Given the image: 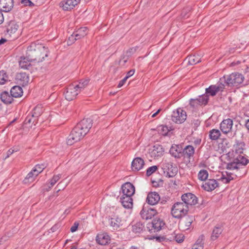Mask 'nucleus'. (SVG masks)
<instances>
[{
	"instance_id": "23",
	"label": "nucleus",
	"mask_w": 249,
	"mask_h": 249,
	"mask_svg": "<svg viewBox=\"0 0 249 249\" xmlns=\"http://www.w3.org/2000/svg\"><path fill=\"white\" fill-rule=\"evenodd\" d=\"M120 201L123 207L126 209L131 208L133 206V199L131 196L122 195L120 198Z\"/></svg>"
},
{
	"instance_id": "46",
	"label": "nucleus",
	"mask_w": 249,
	"mask_h": 249,
	"mask_svg": "<svg viewBox=\"0 0 249 249\" xmlns=\"http://www.w3.org/2000/svg\"><path fill=\"white\" fill-rule=\"evenodd\" d=\"M43 112V107L41 105H37L33 110L32 114L38 118Z\"/></svg>"
},
{
	"instance_id": "51",
	"label": "nucleus",
	"mask_w": 249,
	"mask_h": 249,
	"mask_svg": "<svg viewBox=\"0 0 249 249\" xmlns=\"http://www.w3.org/2000/svg\"><path fill=\"white\" fill-rule=\"evenodd\" d=\"M231 170L233 171L232 173L227 172V175H226V176L227 177L228 179L230 181H231V180H232L234 179V178L232 176V175H233L234 174L235 176L236 177V175L240 173V170H238V171H237L236 170ZM240 177L241 176H237V177Z\"/></svg>"
},
{
	"instance_id": "33",
	"label": "nucleus",
	"mask_w": 249,
	"mask_h": 249,
	"mask_svg": "<svg viewBox=\"0 0 249 249\" xmlns=\"http://www.w3.org/2000/svg\"><path fill=\"white\" fill-rule=\"evenodd\" d=\"M10 93L13 97L18 98L22 95V89L18 86H15L11 89Z\"/></svg>"
},
{
	"instance_id": "22",
	"label": "nucleus",
	"mask_w": 249,
	"mask_h": 249,
	"mask_svg": "<svg viewBox=\"0 0 249 249\" xmlns=\"http://www.w3.org/2000/svg\"><path fill=\"white\" fill-rule=\"evenodd\" d=\"M183 148L181 145H172L170 149V153L176 158H180L182 155Z\"/></svg>"
},
{
	"instance_id": "45",
	"label": "nucleus",
	"mask_w": 249,
	"mask_h": 249,
	"mask_svg": "<svg viewBox=\"0 0 249 249\" xmlns=\"http://www.w3.org/2000/svg\"><path fill=\"white\" fill-rule=\"evenodd\" d=\"M144 228V226L141 222H137L132 226V231L136 233H140Z\"/></svg>"
},
{
	"instance_id": "55",
	"label": "nucleus",
	"mask_w": 249,
	"mask_h": 249,
	"mask_svg": "<svg viewBox=\"0 0 249 249\" xmlns=\"http://www.w3.org/2000/svg\"><path fill=\"white\" fill-rule=\"evenodd\" d=\"M190 104L193 107H196L197 106H200V103L198 102V100L196 99H191L190 102Z\"/></svg>"
},
{
	"instance_id": "56",
	"label": "nucleus",
	"mask_w": 249,
	"mask_h": 249,
	"mask_svg": "<svg viewBox=\"0 0 249 249\" xmlns=\"http://www.w3.org/2000/svg\"><path fill=\"white\" fill-rule=\"evenodd\" d=\"M79 223L78 222H74L73 225L71 228V231L72 232H75L78 228Z\"/></svg>"
},
{
	"instance_id": "62",
	"label": "nucleus",
	"mask_w": 249,
	"mask_h": 249,
	"mask_svg": "<svg viewBox=\"0 0 249 249\" xmlns=\"http://www.w3.org/2000/svg\"><path fill=\"white\" fill-rule=\"evenodd\" d=\"M127 61V59H122L120 61V65H124Z\"/></svg>"
},
{
	"instance_id": "63",
	"label": "nucleus",
	"mask_w": 249,
	"mask_h": 249,
	"mask_svg": "<svg viewBox=\"0 0 249 249\" xmlns=\"http://www.w3.org/2000/svg\"><path fill=\"white\" fill-rule=\"evenodd\" d=\"M3 19H4V18H3V15L1 12H0V24L3 22Z\"/></svg>"
},
{
	"instance_id": "34",
	"label": "nucleus",
	"mask_w": 249,
	"mask_h": 249,
	"mask_svg": "<svg viewBox=\"0 0 249 249\" xmlns=\"http://www.w3.org/2000/svg\"><path fill=\"white\" fill-rule=\"evenodd\" d=\"M61 177V174H58L56 175H54L53 176V178L50 179L49 185L46 188H44V190L45 191H49L51 188L54 185V184L60 179Z\"/></svg>"
},
{
	"instance_id": "36",
	"label": "nucleus",
	"mask_w": 249,
	"mask_h": 249,
	"mask_svg": "<svg viewBox=\"0 0 249 249\" xmlns=\"http://www.w3.org/2000/svg\"><path fill=\"white\" fill-rule=\"evenodd\" d=\"M35 172L33 170H31L25 178L23 182L24 184H29L33 182L38 175H35Z\"/></svg>"
},
{
	"instance_id": "40",
	"label": "nucleus",
	"mask_w": 249,
	"mask_h": 249,
	"mask_svg": "<svg viewBox=\"0 0 249 249\" xmlns=\"http://www.w3.org/2000/svg\"><path fill=\"white\" fill-rule=\"evenodd\" d=\"M171 237H169L168 239L172 240H175L177 243H181L183 242L184 239V236L182 233H177L174 231L171 235Z\"/></svg>"
},
{
	"instance_id": "3",
	"label": "nucleus",
	"mask_w": 249,
	"mask_h": 249,
	"mask_svg": "<svg viewBox=\"0 0 249 249\" xmlns=\"http://www.w3.org/2000/svg\"><path fill=\"white\" fill-rule=\"evenodd\" d=\"M244 80V77L242 74L235 72L224 76L220 81L224 82L228 86H238L242 84Z\"/></svg>"
},
{
	"instance_id": "49",
	"label": "nucleus",
	"mask_w": 249,
	"mask_h": 249,
	"mask_svg": "<svg viewBox=\"0 0 249 249\" xmlns=\"http://www.w3.org/2000/svg\"><path fill=\"white\" fill-rule=\"evenodd\" d=\"M45 167V166L43 164H37L36 165L35 167L32 170L33 171H35L36 173L35 175H38L40 173H41L43 171Z\"/></svg>"
},
{
	"instance_id": "11",
	"label": "nucleus",
	"mask_w": 249,
	"mask_h": 249,
	"mask_svg": "<svg viewBox=\"0 0 249 249\" xmlns=\"http://www.w3.org/2000/svg\"><path fill=\"white\" fill-rule=\"evenodd\" d=\"M78 126L76 125L71 130L69 140H81L87 134L82 130H78Z\"/></svg>"
},
{
	"instance_id": "18",
	"label": "nucleus",
	"mask_w": 249,
	"mask_h": 249,
	"mask_svg": "<svg viewBox=\"0 0 249 249\" xmlns=\"http://www.w3.org/2000/svg\"><path fill=\"white\" fill-rule=\"evenodd\" d=\"M122 195L131 196L135 193V187L130 182H126L122 186Z\"/></svg>"
},
{
	"instance_id": "6",
	"label": "nucleus",
	"mask_w": 249,
	"mask_h": 249,
	"mask_svg": "<svg viewBox=\"0 0 249 249\" xmlns=\"http://www.w3.org/2000/svg\"><path fill=\"white\" fill-rule=\"evenodd\" d=\"M162 169L164 175L169 178L174 177L177 172V168L174 166L172 162H168L163 163Z\"/></svg>"
},
{
	"instance_id": "19",
	"label": "nucleus",
	"mask_w": 249,
	"mask_h": 249,
	"mask_svg": "<svg viewBox=\"0 0 249 249\" xmlns=\"http://www.w3.org/2000/svg\"><path fill=\"white\" fill-rule=\"evenodd\" d=\"M194 220L193 216H188L182 219L179 223L180 228L182 231L188 230Z\"/></svg>"
},
{
	"instance_id": "43",
	"label": "nucleus",
	"mask_w": 249,
	"mask_h": 249,
	"mask_svg": "<svg viewBox=\"0 0 249 249\" xmlns=\"http://www.w3.org/2000/svg\"><path fill=\"white\" fill-rule=\"evenodd\" d=\"M37 122V118L34 116L32 114L31 116H28L26 119L24 121V124L26 125L29 124L30 125L29 126L32 127V124H34V125H36V124Z\"/></svg>"
},
{
	"instance_id": "26",
	"label": "nucleus",
	"mask_w": 249,
	"mask_h": 249,
	"mask_svg": "<svg viewBox=\"0 0 249 249\" xmlns=\"http://www.w3.org/2000/svg\"><path fill=\"white\" fill-rule=\"evenodd\" d=\"M217 186L218 183L215 179H209L202 185L203 188L207 191H212Z\"/></svg>"
},
{
	"instance_id": "60",
	"label": "nucleus",
	"mask_w": 249,
	"mask_h": 249,
	"mask_svg": "<svg viewBox=\"0 0 249 249\" xmlns=\"http://www.w3.org/2000/svg\"><path fill=\"white\" fill-rule=\"evenodd\" d=\"M14 152V150L12 149H9L7 152V155L5 158V159L8 158L11 155H12Z\"/></svg>"
},
{
	"instance_id": "7",
	"label": "nucleus",
	"mask_w": 249,
	"mask_h": 249,
	"mask_svg": "<svg viewBox=\"0 0 249 249\" xmlns=\"http://www.w3.org/2000/svg\"><path fill=\"white\" fill-rule=\"evenodd\" d=\"M232 141H213V145L216 151L220 153L227 152V149L231 145Z\"/></svg>"
},
{
	"instance_id": "21",
	"label": "nucleus",
	"mask_w": 249,
	"mask_h": 249,
	"mask_svg": "<svg viewBox=\"0 0 249 249\" xmlns=\"http://www.w3.org/2000/svg\"><path fill=\"white\" fill-rule=\"evenodd\" d=\"M144 165V161L141 158H135L131 163V168L133 171H138L141 170Z\"/></svg>"
},
{
	"instance_id": "30",
	"label": "nucleus",
	"mask_w": 249,
	"mask_h": 249,
	"mask_svg": "<svg viewBox=\"0 0 249 249\" xmlns=\"http://www.w3.org/2000/svg\"><path fill=\"white\" fill-rule=\"evenodd\" d=\"M31 62H33V61L30 60L27 58V53H26V56L20 57V59L19 61V67L23 69H28L31 66L30 63Z\"/></svg>"
},
{
	"instance_id": "1",
	"label": "nucleus",
	"mask_w": 249,
	"mask_h": 249,
	"mask_svg": "<svg viewBox=\"0 0 249 249\" xmlns=\"http://www.w3.org/2000/svg\"><path fill=\"white\" fill-rule=\"evenodd\" d=\"M232 148L226 154V159L232 161L227 164V169L229 170H240L236 176H243L247 173L244 166L249 163V160L245 155H242L246 149L245 143L243 141H236L232 144Z\"/></svg>"
},
{
	"instance_id": "32",
	"label": "nucleus",
	"mask_w": 249,
	"mask_h": 249,
	"mask_svg": "<svg viewBox=\"0 0 249 249\" xmlns=\"http://www.w3.org/2000/svg\"><path fill=\"white\" fill-rule=\"evenodd\" d=\"M88 33V28L86 27H83L79 28L74 32L76 39H80L86 36Z\"/></svg>"
},
{
	"instance_id": "31",
	"label": "nucleus",
	"mask_w": 249,
	"mask_h": 249,
	"mask_svg": "<svg viewBox=\"0 0 249 249\" xmlns=\"http://www.w3.org/2000/svg\"><path fill=\"white\" fill-rule=\"evenodd\" d=\"M152 227L155 230V231H160L164 226L165 223L160 218H155L152 221Z\"/></svg>"
},
{
	"instance_id": "57",
	"label": "nucleus",
	"mask_w": 249,
	"mask_h": 249,
	"mask_svg": "<svg viewBox=\"0 0 249 249\" xmlns=\"http://www.w3.org/2000/svg\"><path fill=\"white\" fill-rule=\"evenodd\" d=\"M221 180L224 183H228L230 182L228 179L227 177L224 175H222Z\"/></svg>"
},
{
	"instance_id": "17",
	"label": "nucleus",
	"mask_w": 249,
	"mask_h": 249,
	"mask_svg": "<svg viewBox=\"0 0 249 249\" xmlns=\"http://www.w3.org/2000/svg\"><path fill=\"white\" fill-rule=\"evenodd\" d=\"M17 82L19 85L25 86L29 83V76L25 72H19L16 75V78Z\"/></svg>"
},
{
	"instance_id": "10",
	"label": "nucleus",
	"mask_w": 249,
	"mask_h": 249,
	"mask_svg": "<svg viewBox=\"0 0 249 249\" xmlns=\"http://www.w3.org/2000/svg\"><path fill=\"white\" fill-rule=\"evenodd\" d=\"M182 203H184L187 207L195 205L197 203V198L194 194L188 193L184 194L181 196Z\"/></svg>"
},
{
	"instance_id": "5",
	"label": "nucleus",
	"mask_w": 249,
	"mask_h": 249,
	"mask_svg": "<svg viewBox=\"0 0 249 249\" xmlns=\"http://www.w3.org/2000/svg\"><path fill=\"white\" fill-rule=\"evenodd\" d=\"M186 112L182 109L179 108L173 111L172 115V120L177 124H181L186 119Z\"/></svg>"
},
{
	"instance_id": "58",
	"label": "nucleus",
	"mask_w": 249,
	"mask_h": 249,
	"mask_svg": "<svg viewBox=\"0 0 249 249\" xmlns=\"http://www.w3.org/2000/svg\"><path fill=\"white\" fill-rule=\"evenodd\" d=\"M135 72V70L132 69L130 70L129 71L127 72L126 76L125 77H127V79L129 77L132 76Z\"/></svg>"
},
{
	"instance_id": "12",
	"label": "nucleus",
	"mask_w": 249,
	"mask_h": 249,
	"mask_svg": "<svg viewBox=\"0 0 249 249\" xmlns=\"http://www.w3.org/2000/svg\"><path fill=\"white\" fill-rule=\"evenodd\" d=\"M76 125L78 130H82L87 134L92 126V120L90 118L84 119Z\"/></svg>"
},
{
	"instance_id": "24",
	"label": "nucleus",
	"mask_w": 249,
	"mask_h": 249,
	"mask_svg": "<svg viewBox=\"0 0 249 249\" xmlns=\"http://www.w3.org/2000/svg\"><path fill=\"white\" fill-rule=\"evenodd\" d=\"M160 200V196L158 193L154 192L149 193L147 196L146 201L149 204L156 205Z\"/></svg>"
},
{
	"instance_id": "28",
	"label": "nucleus",
	"mask_w": 249,
	"mask_h": 249,
	"mask_svg": "<svg viewBox=\"0 0 249 249\" xmlns=\"http://www.w3.org/2000/svg\"><path fill=\"white\" fill-rule=\"evenodd\" d=\"M195 153L194 148L191 145H188L182 150V155L184 158L188 159L187 161L190 162V159L193 157Z\"/></svg>"
},
{
	"instance_id": "42",
	"label": "nucleus",
	"mask_w": 249,
	"mask_h": 249,
	"mask_svg": "<svg viewBox=\"0 0 249 249\" xmlns=\"http://www.w3.org/2000/svg\"><path fill=\"white\" fill-rule=\"evenodd\" d=\"M89 82V80L88 79H82L78 84L75 83L74 84L79 92H80L88 86Z\"/></svg>"
},
{
	"instance_id": "35",
	"label": "nucleus",
	"mask_w": 249,
	"mask_h": 249,
	"mask_svg": "<svg viewBox=\"0 0 249 249\" xmlns=\"http://www.w3.org/2000/svg\"><path fill=\"white\" fill-rule=\"evenodd\" d=\"M0 99L2 102L6 104H11L13 101V97L10 95L8 92L4 91L1 93Z\"/></svg>"
},
{
	"instance_id": "9",
	"label": "nucleus",
	"mask_w": 249,
	"mask_h": 249,
	"mask_svg": "<svg viewBox=\"0 0 249 249\" xmlns=\"http://www.w3.org/2000/svg\"><path fill=\"white\" fill-rule=\"evenodd\" d=\"M79 93L74 84L70 85L65 92L66 99L68 101H71L74 99Z\"/></svg>"
},
{
	"instance_id": "41",
	"label": "nucleus",
	"mask_w": 249,
	"mask_h": 249,
	"mask_svg": "<svg viewBox=\"0 0 249 249\" xmlns=\"http://www.w3.org/2000/svg\"><path fill=\"white\" fill-rule=\"evenodd\" d=\"M204 240V235H200L196 243L192 246V249H203Z\"/></svg>"
},
{
	"instance_id": "13",
	"label": "nucleus",
	"mask_w": 249,
	"mask_h": 249,
	"mask_svg": "<svg viewBox=\"0 0 249 249\" xmlns=\"http://www.w3.org/2000/svg\"><path fill=\"white\" fill-rule=\"evenodd\" d=\"M233 125V121L231 119L224 120L220 124V128L224 134H231V130Z\"/></svg>"
},
{
	"instance_id": "59",
	"label": "nucleus",
	"mask_w": 249,
	"mask_h": 249,
	"mask_svg": "<svg viewBox=\"0 0 249 249\" xmlns=\"http://www.w3.org/2000/svg\"><path fill=\"white\" fill-rule=\"evenodd\" d=\"M127 79V77H124L123 79L121 80L118 85V87L120 88L122 86H123L124 83L126 82Z\"/></svg>"
},
{
	"instance_id": "15",
	"label": "nucleus",
	"mask_w": 249,
	"mask_h": 249,
	"mask_svg": "<svg viewBox=\"0 0 249 249\" xmlns=\"http://www.w3.org/2000/svg\"><path fill=\"white\" fill-rule=\"evenodd\" d=\"M157 213L156 210L151 208L143 207L140 212L142 218L145 220L151 219Z\"/></svg>"
},
{
	"instance_id": "47",
	"label": "nucleus",
	"mask_w": 249,
	"mask_h": 249,
	"mask_svg": "<svg viewBox=\"0 0 249 249\" xmlns=\"http://www.w3.org/2000/svg\"><path fill=\"white\" fill-rule=\"evenodd\" d=\"M208 177V172L206 170H201L198 174V178L201 181L205 180Z\"/></svg>"
},
{
	"instance_id": "16",
	"label": "nucleus",
	"mask_w": 249,
	"mask_h": 249,
	"mask_svg": "<svg viewBox=\"0 0 249 249\" xmlns=\"http://www.w3.org/2000/svg\"><path fill=\"white\" fill-rule=\"evenodd\" d=\"M80 0H66L62 1L60 3V6L64 10L69 11L73 9L75 5L80 2Z\"/></svg>"
},
{
	"instance_id": "52",
	"label": "nucleus",
	"mask_w": 249,
	"mask_h": 249,
	"mask_svg": "<svg viewBox=\"0 0 249 249\" xmlns=\"http://www.w3.org/2000/svg\"><path fill=\"white\" fill-rule=\"evenodd\" d=\"M158 169V167L156 165L152 166L146 170V176L149 177L153 173H155Z\"/></svg>"
},
{
	"instance_id": "54",
	"label": "nucleus",
	"mask_w": 249,
	"mask_h": 249,
	"mask_svg": "<svg viewBox=\"0 0 249 249\" xmlns=\"http://www.w3.org/2000/svg\"><path fill=\"white\" fill-rule=\"evenodd\" d=\"M21 3L26 6L32 7L34 5V4L30 0H21Z\"/></svg>"
},
{
	"instance_id": "4",
	"label": "nucleus",
	"mask_w": 249,
	"mask_h": 249,
	"mask_svg": "<svg viewBox=\"0 0 249 249\" xmlns=\"http://www.w3.org/2000/svg\"><path fill=\"white\" fill-rule=\"evenodd\" d=\"M189 211V208L184 203L178 202L172 207L171 214L173 217L180 218L185 216Z\"/></svg>"
},
{
	"instance_id": "53",
	"label": "nucleus",
	"mask_w": 249,
	"mask_h": 249,
	"mask_svg": "<svg viewBox=\"0 0 249 249\" xmlns=\"http://www.w3.org/2000/svg\"><path fill=\"white\" fill-rule=\"evenodd\" d=\"M78 39H76V37H75V34L74 33H73L72 35H71V36H70L69 37V39L67 41V43L69 45H71L72 43H73L74 42V41L76 40H77Z\"/></svg>"
},
{
	"instance_id": "14",
	"label": "nucleus",
	"mask_w": 249,
	"mask_h": 249,
	"mask_svg": "<svg viewBox=\"0 0 249 249\" xmlns=\"http://www.w3.org/2000/svg\"><path fill=\"white\" fill-rule=\"evenodd\" d=\"M223 81H220L217 84V85H212L206 89V93L214 96L216 93L219 91H222L225 88V85L222 83Z\"/></svg>"
},
{
	"instance_id": "2",
	"label": "nucleus",
	"mask_w": 249,
	"mask_h": 249,
	"mask_svg": "<svg viewBox=\"0 0 249 249\" xmlns=\"http://www.w3.org/2000/svg\"><path fill=\"white\" fill-rule=\"evenodd\" d=\"M49 49L41 44L32 43L27 48L26 51L27 58L36 63L42 62L47 57Z\"/></svg>"
},
{
	"instance_id": "50",
	"label": "nucleus",
	"mask_w": 249,
	"mask_h": 249,
	"mask_svg": "<svg viewBox=\"0 0 249 249\" xmlns=\"http://www.w3.org/2000/svg\"><path fill=\"white\" fill-rule=\"evenodd\" d=\"M8 80V76L4 71H0V84H4Z\"/></svg>"
},
{
	"instance_id": "61",
	"label": "nucleus",
	"mask_w": 249,
	"mask_h": 249,
	"mask_svg": "<svg viewBox=\"0 0 249 249\" xmlns=\"http://www.w3.org/2000/svg\"><path fill=\"white\" fill-rule=\"evenodd\" d=\"M188 9H184L182 12L181 15H182L183 17H185L186 16V13L187 11H188Z\"/></svg>"
},
{
	"instance_id": "37",
	"label": "nucleus",
	"mask_w": 249,
	"mask_h": 249,
	"mask_svg": "<svg viewBox=\"0 0 249 249\" xmlns=\"http://www.w3.org/2000/svg\"><path fill=\"white\" fill-rule=\"evenodd\" d=\"M173 129L171 127H168L166 125H160L158 127V131L159 133L163 136L170 135L171 132V130Z\"/></svg>"
},
{
	"instance_id": "64",
	"label": "nucleus",
	"mask_w": 249,
	"mask_h": 249,
	"mask_svg": "<svg viewBox=\"0 0 249 249\" xmlns=\"http://www.w3.org/2000/svg\"><path fill=\"white\" fill-rule=\"evenodd\" d=\"M160 111V109H159L157 110V111L156 112H155V113H154L152 115V117L154 118L155 117H156L158 114L159 113Z\"/></svg>"
},
{
	"instance_id": "25",
	"label": "nucleus",
	"mask_w": 249,
	"mask_h": 249,
	"mask_svg": "<svg viewBox=\"0 0 249 249\" xmlns=\"http://www.w3.org/2000/svg\"><path fill=\"white\" fill-rule=\"evenodd\" d=\"M109 224L113 230H117L124 224V221L118 216L112 217L109 220Z\"/></svg>"
},
{
	"instance_id": "38",
	"label": "nucleus",
	"mask_w": 249,
	"mask_h": 249,
	"mask_svg": "<svg viewBox=\"0 0 249 249\" xmlns=\"http://www.w3.org/2000/svg\"><path fill=\"white\" fill-rule=\"evenodd\" d=\"M164 152V149L161 145H155L153 146L152 153L155 157H159L162 156Z\"/></svg>"
},
{
	"instance_id": "44",
	"label": "nucleus",
	"mask_w": 249,
	"mask_h": 249,
	"mask_svg": "<svg viewBox=\"0 0 249 249\" xmlns=\"http://www.w3.org/2000/svg\"><path fill=\"white\" fill-rule=\"evenodd\" d=\"M201 61V59L198 55H191L188 57V63L193 65Z\"/></svg>"
},
{
	"instance_id": "39",
	"label": "nucleus",
	"mask_w": 249,
	"mask_h": 249,
	"mask_svg": "<svg viewBox=\"0 0 249 249\" xmlns=\"http://www.w3.org/2000/svg\"><path fill=\"white\" fill-rule=\"evenodd\" d=\"M223 229L221 227L216 226L214 227V229L213 230L212 235H211V239L212 240H216L221 234L222 232Z\"/></svg>"
},
{
	"instance_id": "48",
	"label": "nucleus",
	"mask_w": 249,
	"mask_h": 249,
	"mask_svg": "<svg viewBox=\"0 0 249 249\" xmlns=\"http://www.w3.org/2000/svg\"><path fill=\"white\" fill-rule=\"evenodd\" d=\"M198 102L200 103V105H206L209 100V97L207 94H204L200 96L196 99Z\"/></svg>"
},
{
	"instance_id": "27",
	"label": "nucleus",
	"mask_w": 249,
	"mask_h": 249,
	"mask_svg": "<svg viewBox=\"0 0 249 249\" xmlns=\"http://www.w3.org/2000/svg\"><path fill=\"white\" fill-rule=\"evenodd\" d=\"M97 242L101 245H105L109 243L110 237L106 233L98 234L96 236Z\"/></svg>"
},
{
	"instance_id": "8",
	"label": "nucleus",
	"mask_w": 249,
	"mask_h": 249,
	"mask_svg": "<svg viewBox=\"0 0 249 249\" xmlns=\"http://www.w3.org/2000/svg\"><path fill=\"white\" fill-rule=\"evenodd\" d=\"M18 25L15 21H10L7 26L6 35L10 37L12 39L17 38L18 35Z\"/></svg>"
},
{
	"instance_id": "29",
	"label": "nucleus",
	"mask_w": 249,
	"mask_h": 249,
	"mask_svg": "<svg viewBox=\"0 0 249 249\" xmlns=\"http://www.w3.org/2000/svg\"><path fill=\"white\" fill-rule=\"evenodd\" d=\"M209 137L212 140L220 139L225 140L226 138H222L220 131L218 129H213L209 132Z\"/></svg>"
},
{
	"instance_id": "20",
	"label": "nucleus",
	"mask_w": 249,
	"mask_h": 249,
	"mask_svg": "<svg viewBox=\"0 0 249 249\" xmlns=\"http://www.w3.org/2000/svg\"><path fill=\"white\" fill-rule=\"evenodd\" d=\"M13 6V0H0V10L3 12H9L12 9Z\"/></svg>"
}]
</instances>
